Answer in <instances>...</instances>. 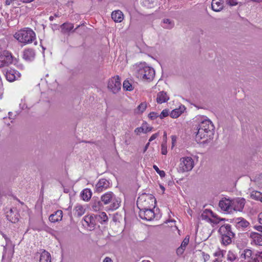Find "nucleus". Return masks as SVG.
I'll return each mask as SVG.
<instances>
[{"mask_svg":"<svg viewBox=\"0 0 262 262\" xmlns=\"http://www.w3.org/2000/svg\"><path fill=\"white\" fill-rule=\"evenodd\" d=\"M252 252L250 249H245L241 255V258L242 259L246 260L249 261L250 259L251 256H252Z\"/></svg>","mask_w":262,"mask_h":262,"instance_id":"28","label":"nucleus"},{"mask_svg":"<svg viewBox=\"0 0 262 262\" xmlns=\"http://www.w3.org/2000/svg\"><path fill=\"white\" fill-rule=\"evenodd\" d=\"M110 182L105 179L99 180L95 186V191L97 192H101L110 187Z\"/></svg>","mask_w":262,"mask_h":262,"instance_id":"14","label":"nucleus"},{"mask_svg":"<svg viewBox=\"0 0 262 262\" xmlns=\"http://www.w3.org/2000/svg\"><path fill=\"white\" fill-rule=\"evenodd\" d=\"M101 201L104 205L111 203L109 209L112 210L118 208L121 203L120 200L117 198L114 194L111 191L103 194L101 197Z\"/></svg>","mask_w":262,"mask_h":262,"instance_id":"6","label":"nucleus"},{"mask_svg":"<svg viewBox=\"0 0 262 262\" xmlns=\"http://www.w3.org/2000/svg\"><path fill=\"white\" fill-rule=\"evenodd\" d=\"M250 196L255 200L260 201L262 202V193L259 191H253L251 192Z\"/></svg>","mask_w":262,"mask_h":262,"instance_id":"33","label":"nucleus"},{"mask_svg":"<svg viewBox=\"0 0 262 262\" xmlns=\"http://www.w3.org/2000/svg\"><path fill=\"white\" fill-rule=\"evenodd\" d=\"M84 221L90 230L94 229L98 222L96 217L94 214L85 216Z\"/></svg>","mask_w":262,"mask_h":262,"instance_id":"13","label":"nucleus"},{"mask_svg":"<svg viewBox=\"0 0 262 262\" xmlns=\"http://www.w3.org/2000/svg\"><path fill=\"white\" fill-rule=\"evenodd\" d=\"M63 212L61 210H58L54 213L51 214L49 217V221L52 223H56L61 221Z\"/></svg>","mask_w":262,"mask_h":262,"instance_id":"16","label":"nucleus"},{"mask_svg":"<svg viewBox=\"0 0 262 262\" xmlns=\"http://www.w3.org/2000/svg\"><path fill=\"white\" fill-rule=\"evenodd\" d=\"M231 200L224 198L220 201L219 206L222 210L231 213Z\"/></svg>","mask_w":262,"mask_h":262,"instance_id":"12","label":"nucleus"},{"mask_svg":"<svg viewBox=\"0 0 262 262\" xmlns=\"http://www.w3.org/2000/svg\"><path fill=\"white\" fill-rule=\"evenodd\" d=\"M121 87V80L118 76L112 77L108 82L107 88L114 94L117 93Z\"/></svg>","mask_w":262,"mask_h":262,"instance_id":"8","label":"nucleus"},{"mask_svg":"<svg viewBox=\"0 0 262 262\" xmlns=\"http://www.w3.org/2000/svg\"><path fill=\"white\" fill-rule=\"evenodd\" d=\"M142 262H150V261H149L148 260H143Z\"/></svg>","mask_w":262,"mask_h":262,"instance_id":"55","label":"nucleus"},{"mask_svg":"<svg viewBox=\"0 0 262 262\" xmlns=\"http://www.w3.org/2000/svg\"><path fill=\"white\" fill-rule=\"evenodd\" d=\"M258 222L259 224H262V212L260 213L258 215Z\"/></svg>","mask_w":262,"mask_h":262,"instance_id":"48","label":"nucleus"},{"mask_svg":"<svg viewBox=\"0 0 262 262\" xmlns=\"http://www.w3.org/2000/svg\"><path fill=\"white\" fill-rule=\"evenodd\" d=\"M111 15L112 19L115 22H121L123 19V14L120 10L113 11Z\"/></svg>","mask_w":262,"mask_h":262,"instance_id":"20","label":"nucleus"},{"mask_svg":"<svg viewBox=\"0 0 262 262\" xmlns=\"http://www.w3.org/2000/svg\"><path fill=\"white\" fill-rule=\"evenodd\" d=\"M169 99V96L167 95V93L164 91H162L158 93L156 101L159 104H162L167 101Z\"/></svg>","mask_w":262,"mask_h":262,"instance_id":"18","label":"nucleus"},{"mask_svg":"<svg viewBox=\"0 0 262 262\" xmlns=\"http://www.w3.org/2000/svg\"><path fill=\"white\" fill-rule=\"evenodd\" d=\"M166 136H167L166 133V132H164V137L165 138V140L164 141H166V138H167Z\"/></svg>","mask_w":262,"mask_h":262,"instance_id":"51","label":"nucleus"},{"mask_svg":"<svg viewBox=\"0 0 262 262\" xmlns=\"http://www.w3.org/2000/svg\"><path fill=\"white\" fill-rule=\"evenodd\" d=\"M79 26H80L79 25L78 26V27L75 29V30L77 29L78 27H79Z\"/></svg>","mask_w":262,"mask_h":262,"instance_id":"57","label":"nucleus"},{"mask_svg":"<svg viewBox=\"0 0 262 262\" xmlns=\"http://www.w3.org/2000/svg\"><path fill=\"white\" fill-rule=\"evenodd\" d=\"M152 130V127L146 126L145 127H144V133H146L150 132Z\"/></svg>","mask_w":262,"mask_h":262,"instance_id":"45","label":"nucleus"},{"mask_svg":"<svg viewBox=\"0 0 262 262\" xmlns=\"http://www.w3.org/2000/svg\"><path fill=\"white\" fill-rule=\"evenodd\" d=\"M154 208H147L145 210L140 209L139 212V216L146 221H151L155 217V213Z\"/></svg>","mask_w":262,"mask_h":262,"instance_id":"9","label":"nucleus"},{"mask_svg":"<svg viewBox=\"0 0 262 262\" xmlns=\"http://www.w3.org/2000/svg\"><path fill=\"white\" fill-rule=\"evenodd\" d=\"M214 127L211 121L209 119L202 121L197 126L195 132V140L200 142L202 140L203 143H207L213 139Z\"/></svg>","mask_w":262,"mask_h":262,"instance_id":"1","label":"nucleus"},{"mask_svg":"<svg viewBox=\"0 0 262 262\" xmlns=\"http://www.w3.org/2000/svg\"><path fill=\"white\" fill-rule=\"evenodd\" d=\"M158 136V133H156V134H153L149 138V142H150L152 141V140H155L156 138H157Z\"/></svg>","mask_w":262,"mask_h":262,"instance_id":"44","label":"nucleus"},{"mask_svg":"<svg viewBox=\"0 0 262 262\" xmlns=\"http://www.w3.org/2000/svg\"><path fill=\"white\" fill-rule=\"evenodd\" d=\"M185 110V106L181 105L179 108L172 110L170 114V116L172 118H177L179 117Z\"/></svg>","mask_w":262,"mask_h":262,"instance_id":"19","label":"nucleus"},{"mask_svg":"<svg viewBox=\"0 0 262 262\" xmlns=\"http://www.w3.org/2000/svg\"><path fill=\"white\" fill-rule=\"evenodd\" d=\"M103 262H113V260L109 257H106L103 260Z\"/></svg>","mask_w":262,"mask_h":262,"instance_id":"46","label":"nucleus"},{"mask_svg":"<svg viewBox=\"0 0 262 262\" xmlns=\"http://www.w3.org/2000/svg\"><path fill=\"white\" fill-rule=\"evenodd\" d=\"M148 117L151 119L154 120V119L157 118L158 117H159V115L157 113L151 112V113H149V114L148 115Z\"/></svg>","mask_w":262,"mask_h":262,"instance_id":"42","label":"nucleus"},{"mask_svg":"<svg viewBox=\"0 0 262 262\" xmlns=\"http://www.w3.org/2000/svg\"><path fill=\"white\" fill-rule=\"evenodd\" d=\"M53 19V16H50V20H52Z\"/></svg>","mask_w":262,"mask_h":262,"instance_id":"54","label":"nucleus"},{"mask_svg":"<svg viewBox=\"0 0 262 262\" xmlns=\"http://www.w3.org/2000/svg\"><path fill=\"white\" fill-rule=\"evenodd\" d=\"M35 57V52L33 50L28 49L24 51L23 57L26 60H31Z\"/></svg>","mask_w":262,"mask_h":262,"instance_id":"21","label":"nucleus"},{"mask_svg":"<svg viewBox=\"0 0 262 262\" xmlns=\"http://www.w3.org/2000/svg\"><path fill=\"white\" fill-rule=\"evenodd\" d=\"M250 237L252 239V242L255 245L262 246V235L256 232H251Z\"/></svg>","mask_w":262,"mask_h":262,"instance_id":"17","label":"nucleus"},{"mask_svg":"<svg viewBox=\"0 0 262 262\" xmlns=\"http://www.w3.org/2000/svg\"><path fill=\"white\" fill-rule=\"evenodd\" d=\"M218 231L221 235L222 243L223 245H228L231 243L232 240L234 237V234L232 231L230 225H222Z\"/></svg>","mask_w":262,"mask_h":262,"instance_id":"5","label":"nucleus"},{"mask_svg":"<svg viewBox=\"0 0 262 262\" xmlns=\"http://www.w3.org/2000/svg\"><path fill=\"white\" fill-rule=\"evenodd\" d=\"M51 257L50 254L43 250L40 254L39 262H51Z\"/></svg>","mask_w":262,"mask_h":262,"instance_id":"23","label":"nucleus"},{"mask_svg":"<svg viewBox=\"0 0 262 262\" xmlns=\"http://www.w3.org/2000/svg\"><path fill=\"white\" fill-rule=\"evenodd\" d=\"M146 103L145 102H142L138 106L136 110V113L141 114L146 110Z\"/></svg>","mask_w":262,"mask_h":262,"instance_id":"36","label":"nucleus"},{"mask_svg":"<svg viewBox=\"0 0 262 262\" xmlns=\"http://www.w3.org/2000/svg\"><path fill=\"white\" fill-rule=\"evenodd\" d=\"M167 145L166 141H163L161 145V153L162 155H165L167 154Z\"/></svg>","mask_w":262,"mask_h":262,"instance_id":"39","label":"nucleus"},{"mask_svg":"<svg viewBox=\"0 0 262 262\" xmlns=\"http://www.w3.org/2000/svg\"><path fill=\"white\" fill-rule=\"evenodd\" d=\"M5 75L8 81L12 82L19 78L20 74L18 71L10 69L7 71Z\"/></svg>","mask_w":262,"mask_h":262,"instance_id":"15","label":"nucleus"},{"mask_svg":"<svg viewBox=\"0 0 262 262\" xmlns=\"http://www.w3.org/2000/svg\"><path fill=\"white\" fill-rule=\"evenodd\" d=\"M61 32L63 34L69 33L74 28V25L69 23H65L60 26Z\"/></svg>","mask_w":262,"mask_h":262,"instance_id":"22","label":"nucleus"},{"mask_svg":"<svg viewBox=\"0 0 262 262\" xmlns=\"http://www.w3.org/2000/svg\"><path fill=\"white\" fill-rule=\"evenodd\" d=\"M231 211H242L245 204V200L243 198H236L231 200Z\"/></svg>","mask_w":262,"mask_h":262,"instance_id":"10","label":"nucleus"},{"mask_svg":"<svg viewBox=\"0 0 262 262\" xmlns=\"http://www.w3.org/2000/svg\"><path fill=\"white\" fill-rule=\"evenodd\" d=\"M13 210L12 209H10V210L6 212V217L8 221L12 223H16L18 221V219L17 217L13 216Z\"/></svg>","mask_w":262,"mask_h":262,"instance_id":"27","label":"nucleus"},{"mask_svg":"<svg viewBox=\"0 0 262 262\" xmlns=\"http://www.w3.org/2000/svg\"><path fill=\"white\" fill-rule=\"evenodd\" d=\"M169 115V112L167 110H164L161 113V114L159 115L160 118L161 119H163L164 117H167Z\"/></svg>","mask_w":262,"mask_h":262,"instance_id":"40","label":"nucleus"},{"mask_svg":"<svg viewBox=\"0 0 262 262\" xmlns=\"http://www.w3.org/2000/svg\"><path fill=\"white\" fill-rule=\"evenodd\" d=\"M91 204L92 207L94 211L99 210L102 206L101 201L98 199H93Z\"/></svg>","mask_w":262,"mask_h":262,"instance_id":"29","label":"nucleus"},{"mask_svg":"<svg viewBox=\"0 0 262 262\" xmlns=\"http://www.w3.org/2000/svg\"><path fill=\"white\" fill-rule=\"evenodd\" d=\"M156 199L151 194H142L137 200V205L140 210H145L147 208H155Z\"/></svg>","mask_w":262,"mask_h":262,"instance_id":"3","label":"nucleus"},{"mask_svg":"<svg viewBox=\"0 0 262 262\" xmlns=\"http://www.w3.org/2000/svg\"><path fill=\"white\" fill-rule=\"evenodd\" d=\"M11 114V113H10V112H9V116H10V114ZM9 118H10V117H9Z\"/></svg>","mask_w":262,"mask_h":262,"instance_id":"56","label":"nucleus"},{"mask_svg":"<svg viewBox=\"0 0 262 262\" xmlns=\"http://www.w3.org/2000/svg\"><path fill=\"white\" fill-rule=\"evenodd\" d=\"M213 262H221V261L218 259L217 258H215Z\"/></svg>","mask_w":262,"mask_h":262,"instance_id":"52","label":"nucleus"},{"mask_svg":"<svg viewBox=\"0 0 262 262\" xmlns=\"http://www.w3.org/2000/svg\"><path fill=\"white\" fill-rule=\"evenodd\" d=\"M254 228L258 231L262 232V226H256Z\"/></svg>","mask_w":262,"mask_h":262,"instance_id":"47","label":"nucleus"},{"mask_svg":"<svg viewBox=\"0 0 262 262\" xmlns=\"http://www.w3.org/2000/svg\"><path fill=\"white\" fill-rule=\"evenodd\" d=\"M214 255L218 257H223L224 256L223 251L219 250L214 253Z\"/></svg>","mask_w":262,"mask_h":262,"instance_id":"43","label":"nucleus"},{"mask_svg":"<svg viewBox=\"0 0 262 262\" xmlns=\"http://www.w3.org/2000/svg\"><path fill=\"white\" fill-rule=\"evenodd\" d=\"M236 224L238 227L245 228L248 226L249 224L248 222L243 218H238Z\"/></svg>","mask_w":262,"mask_h":262,"instance_id":"34","label":"nucleus"},{"mask_svg":"<svg viewBox=\"0 0 262 262\" xmlns=\"http://www.w3.org/2000/svg\"><path fill=\"white\" fill-rule=\"evenodd\" d=\"M189 238L185 237L183 240L181 246L177 249V252H183L185 247L188 244Z\"/></svg>","mask_w":262,"mask_h":262,"instance_id":"35","label":"nucleus"},{"mask_svg":"<svg viewBox=\"0 0 262 262\" xmlns=\"http://www.w3.org/2000/svg\"><path fill=\"white\" fill-rule=\"evenodd\" d=\"M123 88L126 91H131L134 90V86L131 80L126 79L123 83Z\"/></svg>","mask_w":262,"mask_h":262,"instance_id":"31","label":"nucleus"},{"mask_svg":"<svg viewBox=\"0 0 262 262\" xmlns=\"http://www.w3.org/2000/svg\"><path fill=\"white\" fill-rule=\"evenodd\" d=\"M136 76L144 81H151L155 76L154 69L145 62L136 64L133 66Z\"/></svg>","mask_w":262,"mask_h":262,"instance_id":"2","label":"nucleus"},{"mask_svg":"<svg viewBox=\"0 0 262 262\" xmlns=\"http://www.w3.org/2000/svg\"><path fill=\"white\" fill-rule=\"evenodd\" d=\"M92 192L89 189H84L81 193V197L83 200L88 201L92 197Z\"/></svg>","mask_w":262,"mask_h":262,"instance_id":"24","label":"nucleus"},{"mask_svg":"<svg viewBox=\"0 0 262 262\" xmlns=\"http://www.w3.org/2000/svg\"><path fill=\"white\" fill-rule=\"evenodd\" d=\"M13 60L11 54L8 51H5L0 55V68L8 66L12 63Z\"/></svg>","mask_w":262,"mask_h":262,"instance_id":"11","label":"nucleus"},{"mask_svg":"<svg viewBox=\"0 0 262 262\" xmlns=\"http://www.w3.org/2000/svg\"><path fill=\"white\" fill-rule=\"evenodd\" d=\"M153 168L161 178H163L165 176V172L163 170H160L157 165H154Z\"/></svg>","mask_w":262,"mask_h":262,"instance_id":"38","label":"nucleus"},{"mask_svg":"<svg viewBox=\"0 0 262 262\" xmlns=\"http://www.w3.org/2000/svg\"><path fill=\"white\" fill-rule=\"evenodd\" d=\"M253 262H262V251L256 254Z\"/></svg>","mask_w":262,"mask_h":262,"instance_id":"37","label":"nucleus"},{"mask_svg":"<svg viewBox=\"0 0 262 262\" xmlns=\"http://www.w3.org/2000/svg\"><path fill=\"white\" fill-rule=\"evenodd\" d=\"M194 166V161L189 157L182 158L179 166V171L182 172L191 170Z\"/></svg>","mask_w":262,"mask_h":262,"instance_id":"7","label":"nucleus"},{"mask_svg":"<svg viewBox=\"0 0 262 262\" xmlns=\"http://www.w3.org/2000/svg\"><path fill=\"white\" fill-rule=\"evenodd\" d=\"M134 132L137 135H139L141 133H144V126L143 125L141 127H137L135 129Z\"/></svg>","mask_w":262,"mask_h":262,"instance_id":"41","label":"nucleus"},{"mask_svg":"<svg viewBox=\"0 0 262 262\" xmlns=\"http://www.w3.org/2000/svg\"><path fill=\"white\" fill-rule=\"evenodd\" d=\"M226 262H237V256L232 251H229L228 252V253L226 256Z\"/></svg>","mask_w":262,"mask_h":262,"instance_id":"30","label":"nucleus"},{"mask_svg":"<svg viewBox=\"0 0 262 262\" xmlns=\"http://www.w3.org/2000/svg\"><path fill=\"white\" fill-rule=\"evenodd\" d=\"M176 137L174 136H172V146H174V142H176Z\"/></svg>","mask_w":262,"mask_h":262,"instance_id":"50","label":"nucleus"},{"mask_svg":"<svg viewBox=\"0 0 262 262\" xmlns=\"http://www.w3.org/2000/svg\"><path fill=\"white\" fill-rule=\"evenodd\" d=\"M205 256L204 258L205 259H208L209 257V255H206Z\"/></svg>","mask_w":262,"mask_h":262,"instance_id":"53","label":"nucleus"},{"mask_svg":"<svg viewBox=\"0 0 262 262\" xmlns=\"http://www.w3.org/2000/svg\"><path fill=\"white\" fill-rule=\"evenodd\" d=\"M15 38L25 44L30 43L35 39V33L29 28L21 30L16 33Z\"/></svg>","mask_w":262,"mask_h":262,"instance_id":"4","label":"nucleus"},{"mask_svg":"<svg viewBox=\"0 0 262 262\" xmlns=\"http://www.w3.org/2000/svg\"><path fill=\"white\" fill-rule=\"evenodd\" d=\"M95 216L96 217L97 222L101 224L107 221L108 217L106 213L104 212H101L99 214H96Z\"/></svg>","mask_w":262,"mask_h":262,"instance_id":"26","label":"nucleus"},{"mask_svg":"<svg viewBox=\"0 0 262 262\" xmlns=\"http://www.w3.org/2000/svg\"><path fill=\"white\" fill-rule=\"evenodd\" d=\"M163 23L164 24L163 27L165 29H170L174 26V22L169 19H164Z\"/></svg>","mask_w":262,"mask_h":262,"instance_id":"32","label":"nucleus"},{"mask_svg":"<svg viewBox=\"0 0 262 262\" xmlns=\"http://www.w3.org/2000/svg\"><path fill=\"white\" fill-rule=\"evenodd\" d=\"M75 214L77 216H81L85 211V209L82 205L77 204L74 208Z\"/></svg>","mask_w":262,"mask_h":262,"instance_id":"25","label":"nucleus"},{"mask_svg":"<svg viewBox=\"0 0 262 262\" xmlns=\"http://www.w3.org/2000/svg\"><path fill=\"white\" fill-rule=\"evenodd\" d=\"M149 145V142H148L146 144V145H145V147H144V151H143V152H145L146 151V150L147 149V148H148V147Z\"/></svg>","mask_w":262,"mask_h":262,"instance_id":"49","label":"nucleus"}]
</instances>
